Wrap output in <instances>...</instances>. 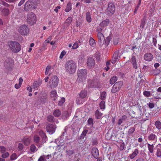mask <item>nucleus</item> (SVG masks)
<instances>
[{"label":"nucleus","mask_w":161,"mask_h":161,"mask_svg":"<svg viewBox=\"0 0 161 161\" xmlns=\"http://www.w3.org/2000/svg\"><path fill=\"white\" fill-rule=\"evenodd\" d=\"M132 57L131 59V63L132 64L133 67L134 68L136 69L137 68L138 66L140 64V62H139L137 64V61L135 56H134L132 54Z\"/></svg>","instance_id":"nucleus-12"},{"label":"nucleus","mask_w":161,"mask_h":161,"mask_svg":"<svg viewBox=\"0 0 161 161\" xmlns=\"http://www.w3.org/2000/svg\"><path fill=\"white\" fill-rule=\"evenodd\" d=\"M109 20L107 19L100 23V25L102 27H104L107 26L109 24Z\"/></svg>","instance_id":"nucleus-23"},{"label":"nucleus","mask_w":161,"mask_h":161,"mask_svg":"<svg viewBox=\"0 0 161 161\" xmlns=\"http://www.w3.org/2000/svg\"><path fill=\"white\" fill-rule=\"evenodd\" d=\"M90 44L91 46L93 47L96 45V43L95 40L92 37H91L89 40Z\"/></svg>","instance_id":"nucleus-30"},{"label":"nucleus","mask_w":161,"mask_h":161,"mask_svg":"<svg viewBox=\"0 0 161 161\" xmlns=\"http://www.w3.org/2000/svg\"><path fill=\"white\" fill-rule=\"evenodd\" d=\"M118 53L117 52H115L114 54L112 60V63L114 64L116 62L118 58Z\"/></svg>","instance_id":"nucleus-20"},{"label":"nucleus","mask_w":161,"mask_h":161,"mask_svg":"<svg viewBox=\"0 0 161 161\" xmlns=\"http://www.w3.org/2000/svg\"><path fill=\"white\" fill-rule=\"evenodd\" d=\"M147 139L149 141H157V137L155 134L151 133L148 136Z\"/></svg>","instance_id":"nucleus-16"},{"label":"nucleus","mask_w":161,"mask_h":161,"mask_svg":"<svg viewBox=\"0 0 161 161\" xmlns=\"http://www.w3.org/2000/svg\"><path fill=\"white\" fill-rule=\"evenodd\" d=\"M44 155L41 156L38 159V161H44L45 160Z\"/></svg>","instance_id":"nucleus-60"},{"label":"nucleus","mask_w":161,"mask_h":161,"mask_svg":"<svg viewBox=\"0 0 161 161\" xmlns=\"http://www.w3.org/2000/svg\"><path fill=\"white\" fill-rule=\"evenodd\" d=\"M56 129V126L52 124H49L47 125L46 127L47 131L50 134H53L55 132Z\"/></svg>","instance_id":"nucleus-10"},{"label":"nucleus","mask_w":161,"mask_h":161,"mask_svg":"<svg viewBox=\"0 0 161 161\" xmlns=\"http://www.w3.org/2000/svg\"><path fill=\"white\" fill-rule=\"evenodd\" d=\"M92 153L95 158H97L98 155V151L96 148H93L92 149Z\"/></svg>","instance_id":"nucleus-18"},{"label":"nucleus","mask_w":161,"mask_h":161,"mask_svg":"<svg viewBox=\"0 0 161 161\" xmlns=\"http://www.w3.org/2000/svg\"><path fill=\"white\" fill-rule=\"evenodd\" d=\"M103 114L102 113H101L99 111L97 110L95 112V115L96 118L99 119L102 116Z\"/></svg>","instance_id":"nucleus-29"},{"label":"nucleus","mask_w":161,"mask_h":161,"mask_svg":"<svg viewBox=\"0 0 161 161\" xmlns=\"http://www.w3.org/2000/svg\"><path fill=\"white\" fill-rule=\"evenodd\" d=\"M30 149L31 151L33 153L36 151V147L35 145L33 144H31V145L30 147Z\"/></svg>","instance_id":"nucleus-38"},{"label":"nucleus","mask_w":161,"mask_h":161,"mask_svg":"<svg viewBox=\"0 0 161 161\" xmlns=\"http://www.w3.org/2000/svg\"><path fill=\"white\" fill-rule=\"evenodd\" d=\"M43 95V97L41 99V101L42 102L44 103L46 100L47 98L46 97V95L44 93Z\"/></svg>","instance_id":"nucleus-51"},{"label":"nucleus","mask_w":161,"mask_h":161,"mask_svg":"<svg viewBox=\"0 0 161 161\" xmlns=\"http://www.w3.org/2000/svg\"><path fill=\"white\" fill-rule=\"evenodd\" d=\"M157 156L158 157H161V150L157 149Z\"/></svg>","instance_id":"nucleus-53"},{"label":"nucleus","mask_w":161,"mask_h":161,"mask_svg":"<svg viewBox=\"0 0 161 161\" xmlns=\"http://www.w3.org/2000/svg\"><path fill=\"white\" fill-rule=\"evenodd\" d=\"M106 97V93L105 92H102L100 96V99L102 100H104Z\"/></svg>","instance_id":"nucleus-33"},{"label":"nucleus","mask_w":161,"mask_h":161,"mask_svg":"<svg viewBox=\"0 0 161 161\" xmlns=\"http://www.w3.org/2000/svg\"><path fill=\"white\" fill-rule=\"evenodd\" d=\"M131 49L134 52V53L133 54V55H134V54L135 53H136L137 52H138L139 51V48L136 47V46L133 47Z\"/></svg>","instance_id":"nucleus-40"},{"label":"nucleus","mask_w":161,"mask_h":161,"mask_svg":"<svg viewBox=\"0 0 161 161\" xmlns=\"http://www.w3.org/2000/svg\"><path fill=\"white\" fill-rule=\"evenodd\" d=\"M135 131V129L133 127L131 128L128 131V133L130 135L133 133Z\"/></svg>","instance_id":"nucleus-55"},{"label":"nucleus","mask_w":161,"mask_h":161,"mask_svg":"<svg viewBox=\"0 0 161 161\" xmlns=\"http://www.w3.org/2000/svg\"><path fill=\"white\" fill-rule=\"evenodd\" d=\"M19 33L22 35H26L29 32V29L26 25H21L19 29Z\"/></svg>","instance_id":"nucleus-8"},{"label":"nucleus","mask_w":161,"mask_h":161,"mask_svg":"<svg viewBox=\"0 0 161 161\" xmlns=\"http://www.w3.org/2000/svg\"><path fill=\"white\" fill-rule=\"evenodd\" d=\"M47 120L48 121H50L51 122H52L54 121V117L53 116L50 115L47 116Z\"/></svg>","instance_id":"nucleus-41"},{"label":"nucleus","mask_w":161,"mask_h":161,"mask_svg":"<svg viewBox=\"0 0 161 161\" xmlns=\"http://www.w3.org/2000/svg\"><path fill=\"white\" fill-rule=\"evenodd\" d=\"M76 64L73 60H69L65 63V69L68 74H71L74 73L76 71Z\"/></svg>","instance_id":"nucleus-1"},{"label":"nucleus","mask_w":161,"mask_h":161,"mask_svg":"<svg viewBox=\"0 0 161 161\" xmlns=\"http://www.w3.org/2000/svg\"><path fill=\"white\" fill-rule=\"evenodd\" d=\"M118 39L117 38H114L113 39V43L114 45H116L118 42Z\"/></svg>","instance_id":"nucleus-52"},{"label":"nucleus","mask_w":161,"mask_h":161,"mask_svg":"<svg viewBox=\"0 0 161 161\" xmlns=\"http://www.w3.org/2000/svg\"><path fill=\"white\" fill-rule=\"evenodd\" d=\"M102 31V29L101 28H97L96 29L97 32V34L99 33H102L101 32Z\"/></svg>","instance_id":"nucleus-64"},{"label":"nucleus","mask_w":161,"mask_h":161,"mask_svg":"<svg viewBox=\"0 0 161 161\" xmlns=\"http://www.w3.org/2000/svg\"><path fill=\"white\" fill-rule=\"evenodd\" d=\"M51 68V66L50 65H48L47 67L46 68V71H45V75H47L48 74Z\"/></svg>","instance_id":"nucleus-44"},{"label":"nucleus","mask_w":161,"mask_h":161,"mask_svg":"<svg viewBox=\"0 0 161 161\" xmlns=\"http://www.w3.org/2000/svg\"><path fill=\"white\" fill-rule=\"evenodd\" d=\"M87 91L85 90H82L81 91L79 95L80 98L82 99H84L86 96Z\"/></svg>","instance_id":"nucleus-22"},{"label":"nucleus","mask_w":161,"mask_h":161,"mask_svg":"<svg viewBox=\"0 0 161 161\" xmlns=\"http://www.w3.org/2000/svg\"><path fill=\"white\" fill-rule=\"evenodd\" d=\"M44 157L45 159V160L46 161L47 159H48L50 158L51 157V156L50 155H44Z\"/></svg>","instance_id":"nucleus-62"},{"label":"nucleus","mask_w":161,"mask_h":161,"mask_svg":"<svg viewBox=\"0 0 161 161\" xmlns=\"http://www.w3.org/2000/svg\"><path fill=\"white\" fill-rule=\"evenodd\" d=\"M59 80L56 75H53L50 78L48 86L51 89L57 87L58 84Z\"/></svg>","instance_id":"nucleus-4"},{"label":"nucleus","mask_w":161,"mask_h":161,"mask_svg":"<svg viewBox=\"0 0 161 161\" xmlns=\"http://www.w3.org/2000/svg\"><path fill=\"white\" fill-rule=\"evenodd\" d=\"M40 135L42 138V140L40 141L39 137L37 135H36L34 136V141L38 146L39 144H41L45 143L47 141V136L42 130H40L39 132Z\"/></svg>","instance_id":"nucleus-2"},{"label":"nucleus","mask_w":161,"mask_h":161,"mask_svg":"<svg viewBox=\"0 0 161 161\" xmlns=\"http://www.w3.org/2000/svg\"><path fill=\"white\" fill-rule=\"evenodd\" d=\"M155 125L156 128L158 130L161 129V122L159 121H156L155 123Z\"/></svg>","instance_id":"nucleus-32"},{"label":"nucleus","mask_w":161,"mask_h":161,"mask_svg":"<svg viewBox=\"0 0 161 161\" xmlns=\"http://www.w3.org/2000/svg\"><path fill=\"white\" fill-rule=\"evenodd\" d=\"M27 21L30 25H32L35 24L36 19L35 15L32 12L30 13L27 15Z\"/></svg>","instance_id":"nucleus-5"},{"label":"nucleus","mask_w":161,"mask_h":161,"mask_svg":"<svg viewBox=\"0 0 161 161\" xmlns=\"http://www.w3.org/2000/svg\"><path fill=\"white\" fill-rule=\"evenodd\" d=\"M17 158V156L15 153H13L11 156V160H14Z\"/></svg>","instance_id":"nucleus-45"},{"label":"nucleus","mask_w":161,"mask_h":161,"mask_svg":"<svg viewBox=\"0 0 161 161\" xmlns=\"http://www.w3.org/2000/svg\"><path fill=\"white\" fill-rule=\"evenodd\" d=\"M105 102L104 101H102L100 103V108L104 110L105 109Z\"/></svg>","instance_id":"nucleus-37"},{"label":"nucleus","mask_w":161,"mask_h":161,"mask_svg":"<svg viewBox=\"0 0 161 161\" xmlns=\"http://www.w3.org/2000/svg\"><path fill=\"white\" fill-rule=\"evenodd\" d=\"M94 60L93 58H89L87 60V64L90 67H92L94 65Z\"/></svg>","instance_id":"nucleus-19"},{"label":"nucleus","mask_w":161,"mask_h":161,"mask_svg":"<svg viewBox=\"0 0 161 161\" xmlns=\"http://www.w3.org/2000/svg\"><path fill=\"white\" fill-rule=\"evenodd\" d=\"M2 157L3 158H6L8 156L9 154L8 152L3 153Z\"/></svg>","instance_id":"nucleus-54"},{"label":"nucleus","mask_w":161,"mask_h":161,"mask_svg":"<svg viewBox=\"0 0 161 161\" xmlns=\"http://www.w3.org/2000/svg\"><path fill=\"white\" fill-rule=\"evenodd\" d=\"M98 43L99 46H102L104 43L105 38L104 35L102 33L97 34Z\"/></svg>","instance_id":"nucleus-11"},{"label":"nucleus","mask_w":161,"mask_h":161,"mask_svg":"<svg viewBox=\"0 0 161 161\" xmlns=\"http://www.w3.org/2000/svg\"><path fill=\"white\" fill-rule=\"evenodd\" d=\"M143 95L146 97H149L152 96V94L150 92L145 91L143 92Z\"/></svg>","instance_id":"nucleus-39"},{"label":"nucleus","mask_w":161,"mask_h":161,"mask_svg":"<svg viewBox=\"0 0 161 161\" xmlns=\"http://www.w3.org/2000/svg\"><path fill=\"white\" fill-rule=\"evenodd\" d=\"M23 148V145L21 143H19L18 146V148L19 150H21Z\"/></svg>","instance_id":"nucleus-58"},{"label":"nucleus","mask_w":161,"mask_h":161,"mask_svg":"<svg viewBox=\"0 0 161 161\" xmlns=\"http://www.w3.org/2000/svg\"><path fill=\"white\" fill-rule=\"evenodd\" d=\"M52 39V36H49L48 37V38L45 41V42H47V43H48Z\"/></svg>","instance_id":"nucleus-63"},{"label":"nucleus","mask_w":161,"mask_h":161,"mask_svg":"<svg viewBox=\"0 0 161 161\" xmlns=\"http://www.w3.org/2000/svg\"><path fill=\"white\" fill-rule=\"evenodd\" d=\"M95 82L94 81L89 80L88 81L87 86L89 88H92L94 87Z\"/></svg>","instance_id":"nucleus-25"},{"label":"nucleus","mask_w":161,"mask_h":161,"mask_svg":"<svg viewBox=\"0 0 161 161\" xmlns=\"http://www.w3.org/2000/svg\"><path fill=\"white\" fill-rule=\"evenodd\" d=\"M42 81H35L33 83L32 87L34 89L37 88L41 84Z\"/></svg>","instance_id":"nucleus-26"},{"label":"nucleus","mask_w":161,"mask_h":161,"mask_svg":"<svg viewBox=\"0 0 161 161\" xmlns=\"http://www.w3.org/2000/svg\"><path fill=\"white\" fill-rule=\"evenodd\" d=\"M153 43L154 46L156 47L157 44V40L155 38H153Z\"/></svg>","instance_id":"nucleus-59"},{"label":"nucleus","mask_w":161,"mask_h":161,"mask_svg":"<svg viewBox=\"0 0 161 161\" xmlns=\"http://www.w3.org/2000/svg\"><path fill=\"white\" fill-rule=\"evenodd\" d=\"M117 78L116 76H114L112 77L110 80V83L111 84H114L117 80Z\"/></svg>","instance_id":"nucleus-34"},{"label":"nucleus","mask_w":161,"mask_h":161,"mask_svg":"<svg viewBox=\"0 0 161 161\" xmlns=\"http://www.w3.org/2000/svg\"><path fill=\"white\" fill-rule=\"evenodd\" d=\"M53 114L54 116L58 117L60 116L61 114V112L59 110L57 109L54 112Z\"/></svg>","instance_id":"nucleus-31"},{"label":"nucleus","mask_w":161,"mask_h":161,"mask_svg":"<svg viewBox=\"0 0 161 161\" xmlns=\"http://www.w3.org/2000/svg\"><path fill=\"white\" fill-rule=\"evenodd\" d=\"M94 1V0H84L85 3H92Z\"/></svg>","instance_id":"nucleus-61"},{"label":"nucleus","mask_w":161,"mask_h":161,"mask_svg":"<svg viewBox=\"0 0 161 161\" xmlns=\"http://www.w3.org/2000/svg\"><path fill=\"white\" fill-rule=\"evenodd\" d=\"M110 41V39L109 37H107L105 40L104 43L103 45L105 47L107 46L109 44Z\"/></svg>","instance_id":"nucleus-36"},{"label":"nucleus","mask_w":161,"mask_h":161,"mask_svg":"<svg viewBox=\"0 0 161 161\" xmlns=\"http://www.w3.org/2000/svg\"><path fill=\"white\" fill-rule=\"evenodd\" d=\"M66 52L64 50L63 51L60 55L59 58L61 59L66 54Z\"/></svg>","instance_id":"nucleus-48"},{"label":"nucleus","mask_w":161,"mask_h":161,"mask_svg":"<svg viewBox=\"0 0 161 161\" xmlns=\"http://www.w3.org/2000/svg\"><path fill=\"white\" fill-rule=\"evenodd\" d=\"M31 139L28 137H25L22 140V142L25 145L28 146L29 145L31 142Z\"/></svg>","instance_id":"nucleus-15"},{"label":"nucleus","mask_w":161,"mask_h":161,"mask_svg":"<svg viewBox=\"0 0 161 161\" xmlns=\"http://www.w3.org/2000/svg\"><path fill=\"white\" fill-rule=\"evenodd\" d=\"M115 7L114 4L112 3H109L108 4V7L107 13L109 15H112L114 13Z\"/></svg>","instance_id":"nucleus-7"},{"label":"nucleus","mask_w":161,"mask_h":161,"mask_svg":"<svg viewBox=\"0 0 161 161\" xmlns=\"http://www.w3.org/2000/svg\"><path fill=\"white\" fill-rule=\"evenodd\" d=\"M86 19L87 22L91 23L92 21V18L91 13L90 12H87L85 15Z\"/></svg>","instance_id":"nucleus-17"},{"label":"nucleus","mask_w":161,"mask_h":161,"mask_svg":"<svg viewBox=\"0 0 161 161\" xmlns=\"http://www.w3.org/2000/svg\"><path fill=\"white\" fill-rule=\"evenodd\" d=\"M125 145L124 143H122L120 144L119 149L121 151L123 150L124 149Z\"/></svg>","instance_id":"nucleus-56"},{"label":"nucleus","mask_w":161,"mask_h":161,"mask_svg":"<svg viewBox=\"0 0 161 161\" xmlns=\"http://www.w3.org/2000/svg\"><path fill=\"white\" fill-rule=\"evenodd\" d=\"M31 0H29L25 3L24 8L25 10H27L29 7L31 6Z\"/></svg>","instance_id":"nucleus-21"},{"label":"nucleus","mask_w":161,"mask_h":161,"mask_svg":"<svg viewBox=\"0 0 161 161\" xmlns=\"http://www.w3.org/2000/svg\"><path fill=\"white\" fill-rule=\"evenodd\" d=\"M71 6V3L70 2H69L67 3L66 8L65 10V12H69L72 9Z\"/></svg>","instance_id":"nucleus-27"},{"label":"nucleus","mask_w":161,"mask_h":161,"mask_svg":"<svg viewBox=\"0 0 161 161\" xmlns=\"http://www.w3.org/2000/svg\"><path fill=\"white\" fill-rule=\"evenodd\" d=\"M123 85V83L121 81L116 83L112 87L111 92L113 93L117 92L121 88Z\"/></svg>","instance_id":"nucleus-9"},{"label":"nucleus","mask_w":161,"mask_h":161,"mask_svg":"<svg viewBox=\"0 0 161 161\" xmlns=\"http://www.w3.org/2000/svg\"><path fill=\"white\" fill-rule=\"evenodd\" d=\"M79 46V44L77 42H75L72 46V48L73 49H77Z\"/></svg>","instance_id":"nucleus-46"},{"label":"nucleus","mask_w":161,"mask_h":161,"mask_svg":"<svg viewBox=\"0 0 161 161\" xmlns=\"http://www.w3.org/2000/svg\"><path fill=\"white\" fill-rule=\"evenodd\" d=\"M86 70L85 69H81L79 70L78 72V78L77 80L83 82L86 78Z\"/></svg>","instance_id":"nucleus-6"},{"label":"nucleus","mask_w":161,"mask_h":161,"mask_svg":"<svg viewBox=\"0 0 161 161\" xmlns=\"http://www.w3.org/2000/svg\"><path fill=\"white\" fill-rule=\"evenodd\" d=\"M72 18L70 17H68L66 20V23L68 24H69L72 21Z\"/></svg>","instance_id":"nucleus-50"},{"label":"nucleus","mask_w":161,"mask_h":161,"mask_svg":"<svg viewBox=\"0 0 161 161\" xmlns=\"http://www.w3.org/2000/svg\"><path fill=\"white\" fill-rule=\"evenodd\" d=\"M9 46L11 50L14 53H17L21 50L20 46L19 43L16 42H10Z\"/></svg>","instance_id":"nucleus-3"},{"label":"nucleus","mask_w":161,"mask_h":161,"mask_svg":"<svg viewBox=\"0 0 161 161\" xmlns=\"http://www.w3.org/2000/svg\"><path fill=\"white\" fill-rule=\"evenodd\" d=\"M65 101V98L64 97H62L61 98L58 103V105L59 106H61L64 103Z\"/></svg>","instance_id":"nucleus-35"},{"label":"nucleus","mask_w":161,"mask_h":161,"mask_svg":"<svg viewBox=\"0 0 161 161\" xmlns=\"http://www.w3.org/2000/svg\"><path fill=\"white\" fill-rule=\"evenodd\" d=\"M0 151L2 153H4L6 151L5 148L3 146H0Z\"/></svg>","instance_id":"nucleus-57"},{"label":"nucleus","mask_w":161,"mask_h":161,"mask_svg":"<svg viewBox=\"0 0 161 161\" xmlns=\"http://www.w3.org/2000/svg\"><path fill=\"white\" fill-rule=\"evenodd\" d=\"M2 12L5 15H7L9 14V9L8 8L4 9L2 10Z\"/></svg>","instance_id":"nucleus-43"},{"label":"nucleus","mask_w":161,"mask_h":161,"mask_svg":"<svg viewBox=\"0 0 161 161\" xmlns=\"http://www.w3.org/2000/svg\"><path fill=\"white\" fill-rule=\"evenodd\" d=\"M139 152L138 150L136 149L134 150L133 153L130 155V157L131 159H133L136 156L138 153Z\"/></svg>","instance_id":"nucleus-24"},{"label":"nucleus","mask_w":161,"mask_h":161,"mask_svg":"<svg viewBox=\"0 0 161 161\" xmlns=\"http://www.w3.org/2000/svg\"><path fill=\"white\" fill-rule=\"evenodd\" d=\"M88 124L89 125H93V120L92 118H89L87 120Z\"/></svg>","instance_id":"nucleus-47"},{"label":"nucleus","mask_w":161,"mask_h":161,"mask_svg":"<svg viewBox=\"0 0 161 161\" xmlns=\"http://www.w3.org/2000/svg\"><path fill=\"white\" fill-rule=\"evenodd\" d=\"M50 95L51 98L54 101H56L58 98V96L57 92L55 90H52L50 92Z\"/></svg>","instance_id":"nucleus-13"},{"label":"nucleus","mask_w":161,"mask_h":161,"mask_svg":"<svg viewBox=\"0 0 161 161\" xmlns=\"http://www.w3.org/2000/svg\"><path fill=\"white\" fill-rule=\"evenodd\" d=\"M147 147L149 152L151 153H153V144L150 145V144L148 143L147 144Z\"/></svg>","instance_id":"nucleus-28"},{"label":"nucleus","mask_w":161,"mask_h":161,"mask_svg":"<svg viewBox=\"0 0 161 161\" xmlns=\"http://www.w3.org/2000/svg\"><path fill=\"white\" fill-rule=\"evenodd\" d=\"M69 114L67 111H65L62 115L63 118L64 119L67 118L69 116Z\"/></svg>","instance_id":"nucleus-42"},{"label":"nucleus","mask_w":161,"mask_h":161,"mask_svg":"<svg viewBox=\"0 0 161 161\" xmlns=\"http://www.w3.org/2000/svg\"><path fill=\"white\" fill-rule=\"evenodd\" d=\"M145 19H143L141 21L140 27L142 28H143L145 26Z\"/></svg>","instance_id":"nucleus-49"},{"label":"nucleus","mask_w":161,"mask_h":161,"mask_svg":"<svg viewBox=\"0 0 161 161\" xmlns=\"http://www.w3.org/2000/svg\"><path fill=\"white\" fill-rule=\"evenodd\" d=\"M153 58V55L151 53H147L144 55V59L147 61H151Z\"/></svg>","instance_id":"nucleus-14"}]
</instances>
